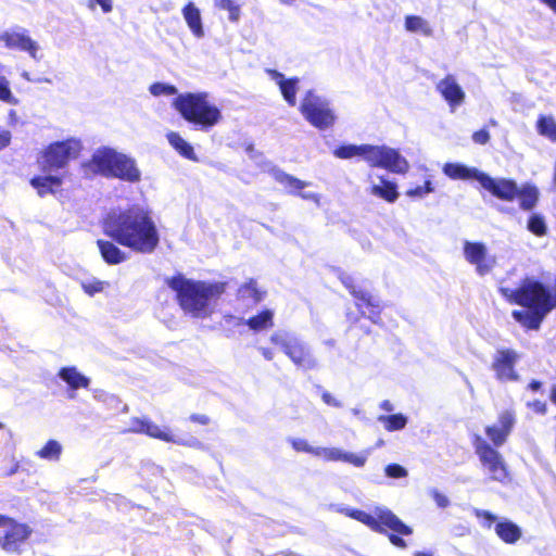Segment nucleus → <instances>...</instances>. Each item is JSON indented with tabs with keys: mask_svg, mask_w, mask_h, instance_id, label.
Wrapping results in <instances>:
<instances>
[{
	"mask_svg": "<svg viewBox=\"0 0 556 556\" xmlns=\"http://www.w3.org/2000/svg\"><path fill=\"white\" fill-rule=\"evenodd\" d=\"M117 151L109 147H101L94 150L90 160L83 164L88 174L100 175L110 178Z\"/></svg>",
	"mask_w": 556,
	"mask_h": 556,
	"instance_id": "16",
	"label": "nucleus"
},
{
	"mask_svg": "<svg viewBox=\"0 0 556 556\" xmlns=\"http://www.w3.org/2000/svg\"><path fill=\"white\" fill-rule=\"evenodd\" d=\"M190 419H191V421L198 422V424H201V425L208 424V417L205 416V415L193 414V415L190 416Z\"/></svg>",
	"mask_w": 556,
	"mask_h": 556,
	"instance_id": "57",
	"label": "nucleus"
},
{
	"mask_svg": "<svg viewBox=\"0 0 556 556\" xmlns=\"http://www.w3.org/2000/svg\"><path fill=\"white\" fill-rule=\"evenodd\" d=\"M103 228L106 236L137 253L151 254L160 243L152 214L141 205L110 213Z\"/></svg>",
	"mask_w": 556,
	"mask_h": 556,
	"instance_id": "1",
	"label": "nucleus"
},
{
	"mask_svg": "<svg viewBox=\"0 0 556 556\" xmlns=\"http://www.w3.org/2000/svg\"><path fill=\"white\" fill-rule=\"evenodd\" d=\"M215 7L228 12L231 22H237L240 16V5L233 0H215Z\"/></svg>",
	"mask_w": 556,
	"mask_h": 556,
	"instance_id": "40",
	"label": "nucleus"
},
{
	"mask_svg": "<svg viewBox=\"0 0 556 556\" xmlns=\"http://www.w3.org/2000/svg\"><path fill=\"white\" fill-rule=\"evenodd\" d=\"M62 445L56 440H49L36 455L46 460L58 462L62 454Z\"/></svg>",
	"mask_w": 556,
	"mask_h": 556,
	"instance_id": "36",
	"label": "nucleus"
},
{
	"mask_svg": "<svg viewBox=\"0 0 556 556\" xmlns=\"http://www.w3.org/2000/svg\"><path fill=\"white\" fill-rule=\"evenodd\" d=\"M260 351L262 355L268 361H271L275 357V352L269 349L261 348Z\"/></svg>",
	"mask_w": 556,
	"mask_h": 556,
	"instance_id": "60",
	"label": "nucleus"
},
{
	"mask_svg": "<svg viewBox=\"0 0 556 556\" xmlns=\"http://www.w3.org/2000/svg\"><path fill=\"white\" fill-rule=\"evenodd\" d=\"M173 105L187 122L204 131L216 126L222 119L220 110L207 101L205 92L178 94Z\"/></svg>",
	"mask_w": 556,
	"mask_h": 556,
	"instance_id": "4",
	"label": "nucleus"
},
{
	"mask_svg": "<svg viewBox=\"0 0 556 556\" xmlns=\"http://www.w3.org/2000/svg\"><path fill=\"white\" fill-rule=\"evenodd\" d=\"M301 198H303L304 200H312L314 201L316 204L319 203V195L317 193H314V192H301L300 193Z\"/></svg>",
	"mask_w": 556,
	"mask_h": 556,
	"instance_id": "58",
	"label": "nucleus"
},
{
	"mask_svg": "<svg viewBox=\"0 0 556 556\" xmlns=\"http://www.w3.org/2000/svg\"><path fill=\"white\" fill-rule=\"evenodd\" d=\"M1 39L8 48L25 51L34 59L41 58V55L38 54V45L31 40L30 37H1Z\"/></svg>",
	"mask_w": 556,
	"mask_h": 556,
	"instance_id": "25",
	"label": "nucleus"
},
{
	"mask_svg": "<svg viewBox=\"0 0 556 556\" xmlns=\"http://www.w3.org/2000/svg\"><path fill=\"white\" fill-rule=\"evenodd\" d=\"M536 129L541 136L556 142V121L553 116L541 115L536 122Z\"/></svg>",
	"mask_w": 556,
	"mask_h": 556,
	"instance_id": "35",
	"label": "nucleus"
},
{
	"mask_svg": "<svg viewBox=\"0 0 556 556\" xmlns=\"http://www.w3.org/2000/svg\"><path fill=\"white\" fill-rule=\"evenodd\" d=\"M5 67L0 63V101L8 104H17V99L10 89V83L4 76Z\"/></svg>",
	"mask_w": 556,
	"mask_h": 556,
	"instance_id": "39",
	"label": "nucleus"
},
{
	"mask_svg": "<svg viewBox=\"0 0 556 556\" xmlns=\"http://www.w3.org/2000/svg\"><path fill=\"white\" fill-rule=\"evenodd\" d=\"M280 348L291 362L300 369L313 370L318 368V361L309 346L294 336L280 338Z\"/></svg>",
	"mask_w": 556,
	"mask_h": 556,
	"instance_id": "12",
	"label": "nucleus"
},
{
	"mask_svg": "<svg viewBox=\"0 0 556 556\" xmlns=\"http://www.w3.org/2000/svg\"><path fill=\"white\" fill-rule=\"evenodd\" d=\"M62 180L58 176H39L30 180V185L37 190L40 197L54 193L61 187Z\"/></svg>",
	"mask_w": 556,
	"mask_h": 556,
	"instance_id": "29",
	"label": "nucleus"
},
{
	"mask_svg": "<svg viewBox=\"0 0 556 556\" xmlns=\"http://www.w3.org/2000/svg\"><path fill=\"white\" fill-rule=\"evenodd\" d=\"M150 92L154 97H169L177 93V88L169 84L154 83L149 88Z\"/></svg>",
	"mask_w": 556,
	"mask_h": 556,
	"instance_id": "44",
	"label": "nucleus"
},
{
	"mask_svg": "<svg viewBox=\"0 0 556 556\" xmlns=\"http://www.w3.org/2000/svg\"><path fill=\"white\" fill-rule=\"evenodd\" d=\"M168 143L185 159L198 161L193 147L187 142L178 132L169 131L166 135Z\"/></svg>",
	"mask_w": 556,
	"mask_h": 556,
	"instance_id": "30",
	"label": "nucleus"
},
{
	"mask_svg": "<svg viewBox=\"0 0 556 556\" xmlns=\"http://www.w3.org/2000/svg\"><path fill=\"white\" fill-rule=\"evenodd\" d=\"M11 134L8 130L0 131V150L4 149L10 144Z\"/></svg>",
	"mask_w": 556,
	"mask_h": 556,
	"instance_id": "53",
	"label": "nucleus"
},
{
	"mask_svg": "<svg viewBox=\"0 0 556 556\" xmlns=\"http://www.w3.org/2000/svg\"><path fill=\"white\" fill-rule=\"evenodd\" d=\"M405 29L409 33H422L424 35H429L431 33L428 22L416 15L406 16Z\"/></svg>",
	"mask_w": 556,
	"mask_h": 556,
	"instance_id": "38",
	"label": "nucleus"
},
{
	"mask_svg": "<svg viewBox=\"0 0 556 556\" xmlns=\"http://www.w3.org/2000/svg\"><path fill=\"white\" fill-rule=\"evenodd\" d=\"M333 155L342 160L361 156L371 167L386 168L396 174H404L409 167L406 159L396 149L387 146L343 144L333 151Z\"/></svg>",
	"mask_w": 556,
	"mask_h": 556,
	"instance_id": "3",
	"label": "nucleus"
},
{
	"mask_svg": "<svg viewBox=\"0 0 556 556\" xmlns=\"http://www.w3.org/2000/svg\"><path fill=\"white\" fill-rule=\"evenodd\" d=\"M380 408L384 412L391 413L394 410L393 404L389 400H384L380 403Z\"/></svg>",
	"mask_w": 556,
	"mask_h": 556,
	"instance_id": "59",
	"label": "nucleus"
},
{
	"mask_svg": "<svg viewBox=\"0 0 556 556\" xmlns=\"http://www.w3.org/2000/svg\"><path fill=\"white\" fill-rule=\"evenodd\" d=\"M80 285L83 290L90 296L102 292L104 288L109 286L106 281H102L96 278L81 280Z\"/></svg>",
	"mask_w": 556,
	"mask_h": 556,
	"instance_id": "41",
	"label": "nucleus"
},
{
	"mask_svg": "<svg viewBox=\"0 0 556 556\" xmlns=\"http://www.w3.org/2000/svg\"><path fill=\"white\" fill-rule=\"evenodd\" d=\"M371 179V176H369ZM378 182L370 180V194L393 203L399 198L397 186L395 182L386 179L383 176L378 177Z\"/></svg>",
	"mask_w": 556,
	"mask_h": 556,
	"instance_id": "22",
	"label": "nucleus"
},
{
	"mask_svg": "<svg viewBox=\"0 0 556 556\" xmlns=\"http://www.w3.org/2000/svg\"><path fill=\"white\" fill-rule=\"evenodd\" d=\"M519 354L510 349H498L493 356L492 369L495 377L501 381H516L519 376L515 365L519 361Z\"/></svg>",
	"mask_w": 556,
	"mask_h": 556,
	"instance_id": "15",
	"label": "nucleus"
},
{
	"mask_svg": "<svg viewBox=\"0 0 556 556\" xmlns=\"http://www.w3.org/2000/svg\"><path fill=\"white\" fill-rule=\"evenodd\" d=\"M238 300L245 303V306L256 305L263 300V292L257 288L256 281L250 279L238 290Z\"/></svg>",
	"mask_w": 556,
	"mask_h": 556,
	"instance_id": "26",
	"label": "nucleus"
},
{
	"mask_svg": "<svg viewBox=\"0 0 556 556\" xmlns=\"http://www.w3.org/2000/svg\"><path fill=\"white\" fill-rule=\"evenodd\" d=\"M534 412L539 413V414H545L546 412V404L544 402H541V401H534L532 403L529 404Z\"/></svg>",
	"mask_w": 556,
	"mask_h": 556,
	"instance_id": "54",
	"label": "nucleus"
},
{
	"mask_svg": "<svg viewBox=\"0 0 556 556\" xmlns=\"http://www.w3.org/2000/svg\"><path fill=\"white\" fill-rule=\"evenodd\" d=\"M300 111L311 125L320 130L331 127L336 122L330 102L313 90L306 92L301 102Z\"/></svg>",
	"mask_w": 556,
	"mask_h": 556,
	"instance_id": "8",
	"label": "nucleus"
},
{
	"mask_svg": "<svg viewBox=\"0 0 556 556\" xmlns=\"http://www.w3.org/2000/svg\"><path fill=\"white\" fill-rule=\"evenodd\" d=\"M288 442L292 445V447L298 452H305L313 454L315 456L323 457L328 462H344L354 465L355 467H363L367 460L368 452H363L361 454H354L351 452H345L338 447H314L308 444V442L304 439H287Z\"/></svg>",
	"mask_w": 556,
	"mask_h": 556,
	"instance_id": "9",
	"label": "nucleus"
},
{
	"mask_svg": "<svg viewBox=\"0 0 556 556\" xmlns=\"http://www.w3.org/2000/svg\"><path fill=\"white\" fill-rule=\"evenodd\" d=\"M543 283L527 278L518 289H510L506 287L500 288V292L510 302L515 304H527L529 303L530 296L543 295Z\"/></svg>",
	"mask_w": 556,
	"mask_h": 556,
	"instance_id": "18",
	"label": "nucleus"
},
{
	"mask_svg": "<svg viewBox=\"0 0 556 556\" xmlns=\"http://www.w3.org/2000/svg\"><path fill=\"white\" fill-rule=\"evenodd\" d=\"M475 515L478 518H482V527L491 528L493 522L496 521L497 517L489 510L475 508Z\"/></svg>",
	"mask_w": 556,
	"mask_h": 556,
	"instance_id": "49",
	"label": "nucleus"
},
{
	"mask_svg": "<svg viewBox=\"0 0 556 556\" xmlns=\"http://www.w3.org/2000/svg\"><path fill=\"white\" fill-rule=\"evenodd\" d=\"M81 149V141L76 138L53 142L42 152L39 164L45 172L64 168L71 160L79 155Z\"/></svg>",
	"mask_w": 556,
	"mask_h": 556,
	"instance_id": "6",
	"label": "nucleus"
},
{
	"mask_svg": "<svg viewBox=\"0 0 556 556\" xmlns=\"http://www.w3.org/2000/svg\"><path fill=\"white\" fill-rule=\"evenodd\" d=\"M93 4L100 5L103 13H109L113 9L112 0H90V8H92Z\"/></svg>",
	"mask_w": 556,
	"mask_h": 556,
	"instance_id": "52",
	"label": "nucleus"
},
{
	"mask_svg": "<svg viewBox=\"0 0 556 556\" xmlns=\"http://www.w3.org/2000/svg\"><path fill=\"white\" fill-rule=\"evenodd\" d=\"M473 445L476 454L490 478L498 482L505 481L507 468L503 456L479 435L476 437Z\"/></svg>",
	"mask_w": 556,
	"mask_h": 556,
	"instance_id": "11",
	"label": "nucleus"
},
{
	"mask_svg": "<svg viewBox=\"0 0 556 556\" xmlns=\"http://www.w3.org/2000/svg\"><path fill=\"white\" fill-rule=\"evenodd\" d=\"M321 399H323L324 403H326L329 406L342 407V403L339 400H337L334 396H332V394L329 393L328 391L324 390L321 392Z\"/></svg>",
	"mask_w": 556,
	"mask_h": 556,
	"instance_id": "51",
	"label": "nucleus"
},
{
	"mask_svg": "<svg viewBox=\"0 0 556 556\" xmlns=\"http://www.w3.org/2000/svg\"><path fill=\"white\" fill-rule=\"evenodd\" d=\"M167 285L176 292L181 309L194 318L202 319L212 315L216 301L226 290L225 282L193 280L182 275L172 277Z\"/></svg>",
	"mask_w": 556,
	"mask_h": 556,
	"instance_id": "2",
	"label": "nucleus"
},
{
	"mask_svg": "<svg viewBox=\"0 0 556 556\" xmlns=\"http://www.w3.org/2000/svg\"><path fill=\"white\" fill-rule=\"evenodd\" d=\"M98 247L102 257L108 264L116 265L126 260V254L111 241L98 240Z\"/></svg>",
	"mask_w": 556,
	"mask_h": 556,
	"instance_id": "27",
	"label": "nucleus"
},
{
	"mask_svg": "<svg viewBox=\"0 0 556 556\" xmlns=\"http://www.w3.org/2000/svg\"><path fill=\"white\" fill-rule=\"evenodd\" d=\"M443 173L451 179H460V180H469L476 179L480 182V175H483V172H480L476 167H469L462 163H445L443 166Z\"/></svg>",
	"mask_w": 556,
	"mask_h": 556,
	"instance_id": "23",
	"label": "nucleus"
},
{
	"mask_svg": "<svg viewBox=\"0 0 556 556\" xmlns=\"http://www.w3.org/2000/svg\"><path fill=\"white\" fill-rule=\"evenodd\" d=\"M485 433L495 446H502L508 437V434H506L498 425L488 426L485 428Z\"/></svg>",
	"mask_w": 556,
	"mask_h": 556,
	"instance_id": "42",
	"label": "nucleus"
},
{
	"mask_svg": "<svg viewBox=\"0 0 556 556\" xmlns=\"http://www.w3.org/2000/svg\"><path fill=\"white\" fill-rule=\"evenodd\" d=\"M528 230L539 237L545 235L546 224L544 218L539 214H532L528 220Z\"/></svg>",
	"mask_w": 556,
	"mask_h": 556,
	"instance_id": "43",
	"label": "nucleus"
},
{
	"mask_svg": "<svg viewBox=\"0 0 556 556\" xmlns=\"http://www.w3.org/2000/svg\"><path fill=\"white\" fill-rule=\"evenodd\" d=\"M551 400L556 403V386L552 388Z\"/></svg>",
	"mask_w": 556,
	"mask_h": 556,
	"instance_id": "63",
	"label": "nucleus"
},
{
	"mask_svg": "<svg viewBox=\"0 0 556 556\" xmlns=\"http://www.w3.org/2000/svg\"><path fill=\"white\" fill-rule=\"evenodd\" d=\"M434 500L439 507H446L450 503L448 498L445 495H442L438 492L434 493Z\"/></svg>",
	"mask_w": 556,
	"mask_h": 556,
	"instance_id": "56",
	"label": "nucleus"
},
{
	"mask_svg": "<svg viewBox=\"0 0 556 556\" xmlns=\"http://www.w3.org/2000/svg\"><path fill=\"white\" fill-rule=\"evenodd\" d=\"M128 431L136 433H144L151 438H155L165 442L175 443L190 447H199L201 442L194 437L182 438L174 434L168 428H161L147 418H131Z\"/></svg>",
	"mask_w": 556,
	"mask_h": 556,
	"instance_id": "10",
	"label": "nucleus"
},
{
	"mask_svg": "<svg viewBox=\"0 0 556 556\" xmlns=\"http://www.w3.org/2000/svg\"><path fill=\"white\" fill-rule=\"evenodd\" d=\"M472 140L478 144H485L490 140V135L485 129H480L473 132Z\"/></svg>",
	"mask_w": 556,
	"mask_h": 556,
	"instance_id": "50",
	"label": "nucleus"
},
{
	"mask_svg": "<svg viewBox=\"0 0 556 556\" xmlns=\"http://www.w3.org/2000/svg\"><path fill=\"white\" fill-rule=\"evenodd\" d=\"M378 421L383 424L386 430L397 431L405 428L407 425V417L403 414L381 415L378 417Z\"/></svg>",
	"mask_w": 556,
	"mask_h": 556,
	"instance_id": "37",
	"label": "nucleus"
},
{
	"mask_svg": "<svg viewBox=\"0 0 556 556\" xmlns=\"http://www.w3.org/2000/svg\"><path fill=\"white\" fill-rule=\"evenodd\" d=\"M342 283L346 289L350 290L351 294L357 300L361 301L364 305L369 308V318L376 323V316L380 313V301L376 296L371 295L366 290L357 288L354 283L353 277L349 275H341L340 277Z\"/></svg>",
	"mask_w": 556,
	"mask_h": 556,
	"instance_id": "20",
	"label": "nucleus"
},
{
	"mask_svg": "<svg viewBox=\"0 0 556 556\" xmlns=\"http://www.w3.org/2000/svg\"><path fill=\"white\" fill-rule=\"evenodd\" d=\"M9 527V530L0 538L1 548L10 554H21L22 545L31 534V529L24 523L0 514V528Z\"/></svg>",
	"mask_w": 556,
	"mask_h": 556,
	"instance_id": "13",
	"label": "nucleus"
},
{
	"mask_svg": "<svg viewBox=\"0 0 556 556\" xmlns=\"http://www.w3.org/2000/svg\"><path fill=\"white\" fill-rule=\"evenodd\" d=\"M60 377L73 389L87 388L89 379L77 371L75 367H66L60 370Z\"/></svg>",
	"mask_w": 556,
	"mask_h": 556,
	"instance_id": "33",
	"label": "nucleus"
},
{
	"mask_svg": "<svg viewBox=\"0 0 556 556\" xmlns=\"http://www.w3.org/2000/svg\"><path fill=\"white\" fill-rule=\"evenodd\" d=\"M432 182L427 180L422 186H418L416 188L409 189L406 191V195L414 198H424L426 194L433 192Z\"/></svg>",
	"mask_w": 556,
	"mask_h": 556,
	"instance_id": "48",
	"label": "nucleus"
},
{
	"mask_svg": "<svg viewBox=\"0 0 556 556\" xmlns=\"http://www.w3.org/2000/svg\"><path fill=\"white\" fill-rule=\"evenodd\" d=\"M300 79L298 77L287 78L280 73V94L290 106L296 104V91L299 90Z\"/></svg>",
	"mask_w": 556,
	"mask_h": 556,
	"instance_id": "32",
	"label": "nucleus"
},
{
	"mask_svg": "<svg viewBox=\"0 0 556 556\" xmlns=\"http://www.w3.org/2000/svg\"><path fill=\"white\" fill-rule=\"evenodd\" d=\"M274 318L275 312L273 309H264L248 319L241 318L239 324L247 325L254 332H260L273 327Z\"/></svg>",
	"mask_w": 556,
	"mask_h": 556,
	"instance_id": "24",
	"label": "nucleus"
},
{
	"mask_svg": "<svg viewBox=\"0 0 556 556\" xmlns=\"http://www.w3.org/2000/svg\"><path fill=\"white\" fill-rule=\"evenodd\" d=\"M464 257L476 268L479 276H485L492 271L496 265V257L490 255L488 248L483 242H471L466 240L464 242Z\"/></svg>",
	"mask_w": 556,
	"mask_h": 556,
	"instance_id": "14",
	"label": "nucleus"
},
{
	"mask_svg": "<svg viewBox=\"0 0 556 556\" xmlns=\"http://www.w3.org/2000/svg\"><path fill=\"white\" fill-rule=\"evenodd\" d=\"M438 92L447 102L452 111L465 101V91L453 75H447L437 84Z\"/></svg>",
	"mask_w": 556,
	"mask_h": 556,
	"instance_id": "21",
	"label": "nucleus"
},
{
	"mask_svg": "<svg viewBox=\"0 0 556 556\" xmlns=\"http://www.w3.org/2000/svg\"><path fill=\"white\" fill-rule=\"evenodd\" d=\"M516 424L515 414L510 410L503 412L498 417V426L500 428L509 435L514 426Z\"/></svg>",
	"mask_w": 556,
	"mask_h": 556,
	"instance_id": "45",
	"label": "nucleus"
},
{
	"mask_svg": "<svg viewBox=\"0 0 556 556\" xmlns=\"http://www.w3.org/2000/svg\"><path fill=\"white\" fill-rule=\"evenodd\" d=\"M415 556H432V555H431V554H429V553L417 552V553L415 554Z\"/></svg>",
	"mask_w": 556,
	"mask_h": 556,
	"instance_id": "64",
	"label": "nucleus"
},
{
	"mask_svg": "<svg viewBox=\"0 0 556 556\" xmlns=\"http://www.w3.org/2000/svg\"><path fill=\"white\" fill-rule=\"evenodd\" d=\"M182 14L193 35H203L201 13L193 2L184 7Z\"/></svg>",
	"mask_w": 556,
	"mask_h": 556,
	"instance_id": "31",
	"label": "nucleus"
},
{
	"mask_svg": "<svg viewBox=\"0 0 556 556\" xmlns=\"http://www.w3.org/2000/svg\"><path fill=\"white\" fill-rule=\"evenodd\" d=\"M541 382L538 381V380H532L529 384V388L532 390V391H539L540 388H541Z\"/></svg>",
	"mask_w": 556,
	"mask_h": 556,
	"instance_id": "62",
	"label": "nucleus"
},
{
	"mask_svg": "<svg viewBox=\"0 0 556 556\" xmlns=\"http://www.w3.org/2000/svg\"><path fill=\"white\" fill-rule=\"evenodd\" d=\"M384 472L389 478L393 479L405 478L408 475L407 469L399 464H389L386 466Z\"/></svg>",
	"mask_w": 556,
	"mask_h": 556,
	"instance_id": "47",
	"label": "nucleus"
},
{
	"mask_svg": "<svg viewBox=\"0 0 556 556\" xmlns=\"http://www.w3.org/2000/svg\"><path fill=\"white\" fill-rule=\"evenodd\" d=\"M530 300L527 304H520L528 309L514 311L513 317L523 327L536 330L546 314L556 307V298L552 296V290L545 286L543 287V295L534 294L530 296Z\"/></svg>",
	"mask_w": 556,
	"mask_h": 556,
	"instance_id": "5",
	"label": "nucleus"
},
{
	"mask_svg": "<svg viewBox=\"0 0 556 556\" xmlns=\"http://www.w3.org/2000/svg\"><path fill=\"white\" fill-rule=\"evenodd\" d=\"M542 3L547 5L553 12L556 13V0H540Z\"/></svg>",
	"mask_w": 556,
	"mask_h": 556,
	"instance_id": "61",
	"label": "nucleus"
},
{
	"mask_svg": "<svg viewBox=\"0 0 556 556\" xmlns=\"http://www.w3.org/2000/svg\"><path fill=\"white\" fill-rule=\"evenodd\" d=\"M495 532L505 543L514 544L521 538V529L510 520H502L495 525Z\"/></svg>",
	"mask_w": 556,
	"mask_h": 556,
	"instance_id": "28",
	"label": "nucleus"
},
{
	"mask_svg": "<svg viewBox=\"0 0 556 556\" xmlns=\"http://www.w3.org/2000/svg\"><path fill=\"white\" fill-rule=\"evenodd\" d=\"M110 178H118L134 184L140 181L141 172L134 159L117 151L114 168L112 169Z\"/></svg>",
	"mask_w": 556,
	"mask_h": 556,
	"instance_id": "19",
	"label": "nucleus"
},
{
	"mask_svg": "<svg viewBox=\"0 0 556 556\" xmlns=\"http://www.w3.org/2000/svg\"><path fill=\"white\" fill-rule=\"evenodd\" d=\"M520 207L525 211L532 210L539 199V190L534 186H523L521 189L518 188Z\"/></svg>",
	"mask_w": 556,
	"mask_h": 556,
	"instance_id": "34",
	"label": "nucleus"
},
{
	"mask_svg": "<svg viewBox=\"0 0 556 556\" xmlns=\"http://www.w3.org/2000/svg\"><path fill=\"white\" fill-rule=\"evenodd\" d=\"M479 184L482 188L492 193V195L504 201H513L518 193V186L511 179L493 178L483 173V175H480Z\"/></svg>",
	"mask_w": 556,
	"mask_h": 556,
	"instance_id": "17",
	"label": "nucleus"
},
{
	"mask_svg": "<svg viewBox=\"0 0 556 556\" xmlns=\"http://www.w3.org/2000/svg\"><path fill=\"white\" fill-rule=\"evenodd\" d=\"M389 540H390V542L394 546H397V547H401V548L406 547V542L402 538H400V536H397L395 534H390L389 535Z\"/></svg>",
	"mask_w": 556,
	"mask_h": 556,
	"instance_id": "55",
	"label": "nucleus"
},
{
	"mask_svg": "<svg viewBox=\"0 0 556 556\" xmlns=\"http://www.w3.org/2000/svg\"><path fill=\"white\" fill-rule=\"evenodd\" d=\"M353 519L366 525L371 530L384 533L386 528L402 535L412 534L410 527L405 525L396 515L389 508L377 506L374 514H368L363 510H353Z\"/></svg>",
	"mask_w": 556,
	"mask_h": 556,
	"instance_id": "7",
	"label": "nucleus"
},
{
	"mask_svg": "<svg viewBox=\"0 0 556 556\" xmlns=\"http://www.w3.org/2000/svg\"><path fill=\"white\" fill-rule=\"evenodd\" d=\"M280 185H283L286 188L290 189V192L300 191L307 184L298 178H294L288 174L280 173Z\"/></svg>",
	"mask_w": 556,
	"mask_h": 556,
	"instance_id": "46",
	"label": "nucleus"
}]
</instances>
